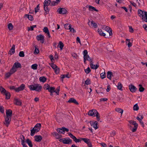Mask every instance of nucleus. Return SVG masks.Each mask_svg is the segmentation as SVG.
<instances>
[{
  "mask_svg": "<svg viewBox=\"0 0 147 147\" xmlns=\"http://www.w3.org/2000/svg\"><path fill=\"white\" fill-rule=\"evenodd\" d=\"M88 115L91 116L96 117V119L98 121H99L100 120V116L99 113L97 110L95 109H93L89 111L88 113Z\"/></svg>",
  "mask_w": 147,
  "mask_h": 147,
  "instance_id": "nucleus-1",
  "label": "nucleus"
},
{
  "mask_svg": "<svg viewBox=\"0 0 147 147\" xmlns=\"http://www.w3.org/2000/svg\"><path fill=\"white\" fill-rule=\"evenodd\" d=\"M147 12L142 11L140 9H138V16L142 18V20L145 21L146 18V13Z\"/></svg>",
  "mask_w": 147,
  "mask_h": 147,
  "instance_id": "nucleus-2",
  "label": "nucleus"
},
{
  "mask_svg": "<svg viewBox=\"0 0 147 147\" xmlns=\"http://www.w3.org/2000/svg\"><path fill=\"white\" fill-rule=\"evenodd\" d=\"M64 138L60 139L59 140L60 142H62L65 144H70L72 143V140L69 138Z\"/></svg>",
  "mask_w": 147,
  "mask_h": 147,
  "instance_id": "nucleus-3",
  "label": "nucleus"
},
{
  "mask_svg": "<svg viewBox=\"0 0 147 147\" xmlns=\"http://www.w3.org/2000/svg\"><path fill=\"white\" fill-rule=\"evenodd\" d=\"M22 67V66L21 64L19 62H15L14 63L12 68L11 69L13 71H15V70L16 72L17 71V69L21 68Z\"/></svg>",
  "mask_w": 147,
  "mask_h": 147,
  "instance_id": "nucleus-4",
  "label": "nucleus"
},
{
  "mask_svg": "<svg viewBox=\"0 0 147 147\" xmlns=\"http://www.w3.org/2000/svg\"><path fill=\"white\" fill-rule=\"evenodd\" d=\"M105 30L108 33L106 34V36H105V38H109V36L112 35V30L111 28L108 26H106L105 28Z\"/></svg>",
  "mask_w": 147,
  "mask_h": 147,
  "instance_id": "nucleus-5",
  "label": "nucleus"
},
{
  "mask_svg": "<svg viewBox=\"0 0 147 147\" xmlns=\"http://www.w3.org/2000/svg\"><path fill=\"white\" fill-rule=\"evenodd\" d=\"M68 135L70 136V138H72L74 141L76 143L79 142H80L82 140H81V138L80 139H78L74 135H73L71 133L69 132L68 133Z\"/></svg>",
  "mask_w": 147,
  "mask_h": 147,
  "instance_id": "nucleus-6",
  "label": "nucleus"
},
{
  "mask_svg": "<svg viewBox=\"0 0 147 147\" xmlns=\"http://www.w3.org/2000/svg\"><path fill=\"white\" fill-rule=\"evenodd\" d=\"M11 118V117L5 116V121L4 122V124L7 127L8 126L10 123Z\"/></svg>",
  "mask_w": 147,
  "mask_h": 147,
  "instance_id": "nucleus-7",
  "label": "nucleus"
},
{
  "mask_svg": "<svg viewBox=\"0 0 147 147\" xmlns=\"http://www.w3.org/2000/svg\"><path fill=\"white\" fill-rule=\"evenodd\" d=\"M90 123L91 126L93 125V127L95 130L96 129L99 127L98 125V122L96 121H90Z\"/></svg>",
  "mask_w": 147,
  "mask_h": 147,
  "instance_id": "nucleus-8",
  "label": "nucleus"
},
{
  "mask_svg": "<svg viewBox=\"0 0 147 147\" xmlns=\"http://www.w3.org/2000/svg\"><path fill=\"white\" fill-rule=\"evenodd\" d=\"M59 14H66L67 13V11L65 8L59 7L57 10Z\"/></svg>",
  "mask_w": 147,
  "mask_h": 147,
  "instance_id": "nucleus-9",
  "label": "nucleus"
},
{
  "mask_svg": "<svg viewBox=\"0 0 147 147\" xmlns=\"http://www.w3.org/2000/svg\"><path fill=\"white\" fill-rule=\"evenodd\" d=\"M129 88L130 91L132 92H135L137 90V88L132 84L129 85Z\"/></svg>",
  "mask_w": 147,
  "mask_h": 147,
  "instance_id": "nucleus-10",
  "label": "nucleus"
},
{
  "mask_svg": "<svg viewBox=\"0 0 147 147\" xmlns=\"http://www.w3.org/2000/svg\"><path fill=\"white\" fill-rule=\"evenodd\" d=\"M52 134L54 137H55L57 139H59L62 137V136L56 132H54L52 133Z\"/></svg>",
  "mask_w": 147,
  "mask_h": 147,
  "instance_id": "nucleus-11",
  "label": "nucleus"
},
{
  "mask_svg": "<svg viewBox=\"0 0 147 147\" xmlns=\"http://www.w3.org/2000/svg\"><path fill=\"white\" fill-rule=\"evenodd\" d=\"M34 138L35 141L38 142H40L42 139V137L40 135L35 136Z\"/></svg>",
  "mask_w": 147,
  "mask_h": 147,
  "instance_id": "nucleus-12",
  "label": "nucleus"
},
{
  "mask_svg": "<svg viewBox=\"0 0 147 147\" xmlns=\"http://www.w3.org/2000/svg\"><path fill=\"white\" fill-rule=\"evenodd\" d=\"M90 66L91 69H96L99 67L98 63H97V64L96 65L93 64V62L92 61L90 62Z\"/></svg>",
  "mask_w": 147,
  "mask_h": 147,
  "instance_id": "nucleus-13",
  "label": "nucleus"
},
{
  "mask_svg": "<svg viewBox=\"0 0 147 147\" xmlns=\"http://www.w3.org/2000/svg\"><path fill=\"white\" fill-rule=\"evenodd\" d=\"M67 102L74 103L76 105L79 104V103L74 98H70L67 101Z\"/></svg>",
  "mask_w": 147,
  "mask_h": 147,
  "instance_id": "nucleus-14",
  "label": "nucleus"
},
{
  "mask_svg": "<svg viewBox=\"0 0 147 147\" xmlns=\"http://www.w3.org/2000/svg\"><path fill=\"white\" fill-rule=\"evenodd\" d=\"M12 114V111L11 109H8L6 110L5 116L11 117Z\"/></svg>",
  "mask_w": 147,
  "mask_h": 147,
  "instance_id": "nucleus-15",
  "label": "nucleus"
},
{
  "mask_svg": "<svg viewBox=\"0 0 147 147\" xmlns=\"http://www.w3.org/2000/svg\"><path fill=\"white\" fill-rule=\"evenodd\" d=\"M42 88V86L41 85H40L38 84H35V89H34L35 91L38 92H40Z\"/></svg>",
  "mask_w": 147,
  "mask_h": 147,
  "instance_id": "nucleus-16",
  "label": "nucleus"
},
{
  "mask_svg": "<svg viewBox=\"0 0 147 147\" xmlns=\"http://www.w3.org/2000/svg\"><path fill=\"white\" fill-rule=\"evenodd\" d=\"M15 45H13L9 51L8 54H9L11 55L15 53Z\"/></svg>",
  "mask_w": 147,
  "mask_h": 147,
  "instance_id": "nucleus-17",
  "label": "nucleus"
},
{
  "mask_svg": "<svg viewBox=\"0 0 147 147\" xmlns=\"http://www.w3.org/2000/svg\"><path fill=\"white\" fill-rule=\"evenodd\" d=\"M15 72V70L13 71L11 69L10 70V72L7 73L5 75V77L6 78H8L11 76V75Z\"/></svg>",
  "mask_w": 147,
  "mask_h": 147,
  "instance_id": "nucleus-18",
  "label": "nucleus"
},
{
  "mask_svg": "<svg viewBox=\"0 0 147 147\" xmlns=\"http://www.w3.org/2000/svg\"><path fill=\"white\" fill-rule=\"evenodd\" d=\"M25 87V85L24 84H21L18 88H17V92H19L24 90Z\"/></svg>",
  "mask_w": 147,
  "mask_h": 147,
  "instance_id": "nucleus-19",
  "label": "nucleus"
},
{
  "mask_svg": "<svg viewBox=\"0 0 147 147\" xmlns=\"http://www.w3.org/2000/svg\"><path fill=\"white\" fill-rule=\"evenodd\" d=\"M3 95L5 96V99L8 100L10 98L11 94L9 92L7 91L6 92H5V93H4V94Z\"/></svg>",
  "mask_w": 147,
  "mask_h": 147,
  "instance_id": "nucleus-20",
  "label": "nucleus"
},
{
  "mask_svg": "<svg viewBox=\"0 0 147 147\" xmlns=\"http://www.w3.org/2000/svg\"><path fill=\"white\" fill-rule=\"evenodd\" d=\"M41 127V124L40 123L36 124L33 128L35 129H37L38 131L40 130Z\"/></svg>",
  "mask_w": 147,
  "mask_h": 147,
  "instance_id": "nucleus-21",
  "label": "nucleus"
},
{
  "mask_svg": "<svg viewBox=\"0 0 147 147\" xmlns=\"http://www.w3.org/2000/svg\"><path fill=\"white\" fill-rule=\"evenodd\" d=\"M98 32L100 35L103 36H106V34L104 33L101 29L98 28Z\"/></svg>",
  "mask_w": 147,
  "mask_h": 147,
  "instance_id": "nucleus-22",
  "label": "nucleus"
},
{
  "mask_svg": "<svg viewBox=\"0 0 147 147\" xmlns=\"http://www.w3.org/2000/svg\"><path fill=\"white\" fill-rule=\"evenodd\" d=\"M14 100L15 102L14 104L17 105L21 106L22 105V103L21 101L19 100L18 99L15 98Z\"/></svg>",
  "mask_w": 147,
  "mask_h": 147,
  "instance_id": "nucleus-23",
  "label": "nucleus"
},
{
  "mask_svg": "<svg viewBox=\"0 0 147 147\" xmlns=\"http://www.w3.org/2000/svg\"><path fill=\"white\" fill-rule=\"evenodd\" d=\"M114 76L112 72L110 71H109L107 72V78H108L110 80H111L112 76L113 77Z\"/></svg>",
  "mask_w": 147,
  "mask_h": 147,
  "instance_id": "nucleus-24",
  "label": "nucleus"
},
{
  "mask_svg": "<svg viewBox=\"0 0 147 147\" xmlns=\"http://www.w3.org/2000/svg\"><path fill=\"white\" fill-rule=\"evenodd\" d=\"M88 8H89V10L90 11H97V12L98 11V10L97 9H96V8L95 7H94L91 5H88Z\"/></svg>",
  "mask_w": 147,
  "mask_h": 147,
  "instance_id": "nucleus-25",
  "label": "nucleus"
},
{
  "mask_svg": "<svg viewBox=\"0 0 147 147\" xmlns=\"http://www.w3.org/2000/svg\"><path fill=\"white\" fill-rule=\"evenodd\" d=\"M37 129H34L33 128L30 130V135L31 136H33L35 133L39 132Z\"/></svg>",
  "mask_w": 147,
  "mask_h": 147,
  "instance_id": "nucleus-26",
  "label": "nucleus"
},
{
  "mask_svg": "<svg viewBox=\"0 0 147 147\" xmlns=\"http://www.w3.org/2000/svg\"><path fill=\"white\" fill-rule=\"evenodd\" d=\"M26 142L28 144L29 147H32L33 145L31 140L29 138L26 139Z\"/></svg>",
  "mask_w": 147,
  "mask_h": 147,
  "instance_id": "nucleus-27",
  "label": "nucleus"
},
{
  "mask_svg": "<svg viewBox=\"0 0 147 147\" xmlns=\"http://www.w3.org/2000/svg\"><path fill=\"white\" fill-rule=\"evenodd\" d=\"M35 49L34 52V53L35 54H38L39 52V51L38 47L36 45H35L34 46Z\"/></svg>",
  "mask_w": 147,
  "mask_h": 147,
  "instance_id": "nucleus-28",
  "label": "nucleus"
},
{
  "mask_svg": "<svg viewBox=\"0 0 147 147\" xmlns=\"http://www.w3.org/2000/svg\"><path fill=\"white\" fill-rule=\"evenodd\" d=\"M44 10L45 11L46 14H45V15L48 14L49 13L50 9L49 8L48 6H44Z\"/></svg>",
  "mask_w": 147,
  "mask_h": 147,
  "instance_id": "nucleus-29",
  "label": "nucleus"
},
{
  "mask_svg": "<svg viewBox=\"0 0 147 147\" xmlns=\"http://www.w3.org/2000/svg\"><path fill=\"white\" fill-rule=\"evenodd\" d=\"M44 37L43 35L42 34H40L37 36H36V38L38 41H40L43 39V38Z\"/></svg>",
  "mask_w": 147,
  "mask_h": 147,
  "instance_id": "nucleus-30",
  "label": "nucleus"
},
{
  "mask_svg": "<svg viewBox=\"0 0 147 147\" xmlns=\"http://www.w3.org/2000/svg\"><path fill=\"white\" fill-rule=\"evenodd\" d=\"M59 46L60 50H62L64 45L63 43L61 41H60L57 47H58Z\"/></svg>",
  "mask_w": 147,
  "mask_h": 147,
  "instance_id": "nucleus-31",
  "label": "nucleus"
},
{
  "mask_svg": "<svg viewBox=\"0 0 147 147\" xmlns=\"http://www.w3.org/2000/svg\"><path fill=\"white\" fill-rule=\"evenodd\" d=\"M39 81L40 82H42L43 83H44L47 80V78L44 76L41 77L39 78Z\"/></svg>",
  "mask_w": 147,
  "mask_h": 147,
  "instance_id": "nucleus-32",
  "label": "nucleus"
},
{
  "mask_svg": "<svg viewBox=\"0 0 147 147\" xmlns=\"http://www.w3.org/2000/svg\"><path fill=\"white\" fill-rule=\"evenodd\" d=\"M117 89L120 90H123L122 89L123 87V85L120 82L118 83L117 86Z\"/></svg>",
  "mask_w": 147,
  "mask_h": 147,
  "instance_id": "nucleus-33",
  "label": "nucleus"
},
{
  "mask_svg": "<svg viewBox=\"0 0 147 147\" xmlns=\"http://www.w3.org/2000/svg\"><path fill=\"white\" fill-rule=\"evenodd\" d=\"M6 91L4 88L2 86H0V91L2 94L3 95L4 94V93H5V92H6Z\"/></svg>",
  "mask_w": 147,
  "mask_h": 147,
  "instance_id": "nucleus-34",
  "label": "nucleus"
},
{
  "mask_svg": "<svg viewBox=\"0 0 147 147\" xmlns=\"http://www.w3.org/2000/svg\"><path fill=\"white\" fill-rule=\"evenodd\" d=\"M20 138L21 141V144H22L23 142L24 143H25L26 141H25V138L24 136L23 135H21L20 136Z\"/></svg>",
  "mask_w": 147,
  "mask_h": 147,
  "instance_id": "nucleus-35",
  "label": "nucleus"
},
{
  "mask_svg": "<svg viewBox=\"0 0 147 147\" xmlns=\"http://www.w3.org/2000/svg\"><path fill=\"white\" fill-rule=\"evenodd\" d=\"M115 110L117 112L121 113V115H122L123 112V110L120 108H117L115 109Z\"/></svg>",
  "mask_w": 147,
  "mask_h": 147,
  "instance_id": "nucleus-36",
  "label": "nucleus"
},
{
  "mask_svg": "<svg viewBox=\"0 0 147 147\" xmlns=\"http://www.w3.org/2000/svg\"><path fill=\"white\" fill-rule=\"evenodd\" d=\"M55 88L54 87H50L49 89L48 90V91L50 92H55Z\"/></svg>",
  "mask_w": 147,
  "mask_h": 147,
  "instance_id": "nucleus-37",
  "label": "nucleus"
},
{
  "mask_svg": "<svg viewBox=\"0 0 147 147\" xmlns=\"http://www.w3.org/2000/svg\"><path fill=\"white\" fill-rule=\"evenodd\" d=\"M139 91L141 92H143L145 90V88L142 86V85L141 84H140L139 85Z\"/></svg>",
  "mask_w": 147,
  "mask_h": 147,
  "instance_id": "nucleus-38",
  "label": "nucleus"
},
{
  "mask_svg": "<svg viewBox=\"0 0 147 147\" xmlns=\"http://www.w3.org/2000/svg\"><path fill=\"white\" fill-rule=\"evenodd\" d=\"M133 110L135 111H137L139 110V107L138 106L137 103H136L134 105V107H133Z\"/></svg>",
  "mask_w": 147,
  "mask_h": 147,
  "instance_id": "nucleus-39",
  "label": "nucleus"
},
{
  "mask_svg": "<svg viewBox=\"0 0 147 147\" xmlns=\"http://www.w3.org/2000/svg\"><path fill=\"white\" fill-rule=\"evenodd\" d=\"M91 26H92L93 27H94L95 28H96L98 27L97 24L96 23H95L93 20L91 21Z\"/></svg>",
  "mask_w": 147,
  "mask_h": 147,
  "instance_id": "nucleus-40",
  "label": "nucleus"
},
{
  "mask_svg": "<svg viewBox=\"0 0 147 147\" xmlns=\"http://www.w3.org/2000/svg\"><path fill=\"white\" fill-rule=\"evenodd\" d=\"M62 131H63V134H64L65 131L68 132L69 131V129L63 127H62Z\"/></svg>",
  "mask_w": 147,
  "mask_h": 147,
  "instance_id": "nucleus-41",
  "label": "nucleus"
},
{
  "mask_svg": "<svg viewBox=\"0 0 147 147\" xmlns=\"http://www.w3.org/2000/svg\"><path fill=\"white\" fill-rule=\"evenodd\" d=\"M83 54L84 55V57H87L88 58H89V56L88 55V51L86 50H85L83 51Z\"/></svg>",
  "mask_w": 147,
  "mask_h": 147,
  "instance_id": "nucleus-42",
  "label": "nucleus"
},
{
  "mask_svg": "<svg viewBox=\"0 0 147 147\" xmlns=\"http://www.w3.org/2000/svg\"><path fill=\"white\" fill-rule=\"evenodd\" d=\"M129 123L130 124L135 125H138L135 121L133 120H129Z\"/></svg>",
  "mask_w": 147,
  "mask_h": 147,
  "instance_id": "nucleus-43",
  "label": "nucleus"
},
{
  "mask_svg": "<svg viewBox=\"0 0 147 147\" xmlns=\"http://www.w3.org/2000/svg\"><path fill=\"white\" fill-rule=\"evenodd\" d=\"M38 65L37 64H34L32 65L31 66V68L34 70H36L37 69Z\"/></svg>",
  "mask_w": 147,
  "mask_h": 147,
  "instance_id": "nucleus-44",
  "label": "nucleus"
},
{
  "mask_svg": "<svg viewBox=\"0 0 147 147\" xmlns=\"http://www.w3.org/2000/svg\"><path fill=\"white\" fill-rule=\"evenodd\" d=\"M29 88L31 90H35L34 89L35 88V84L34 85H31L29 86Z\"/></svg>",
  "mask_w": 147,
  "mask_h": 147,
  "instance_id": "nucleus-45",
  "label": "nucleus"
},
{
  "mask_svg": "<svg viewBox=\"0 0 147 147\" xmlns=\"http://www.w3.org/2000/svg\"><path fill=\"white\" fill-rule=\"evenodd\" d=\"M138 125H135L134 127L132 129L131 131L133 132H134L136 131V130L138 127Z\"/></svg>",
  "mask_w": 147,
  "mask_h": 147,
  "instance_id": "nucleus-46",
  "label": "nucleus"
},
{
  "mask_svg": "<svg viewBox=\"0 0 147 147\" xmlns=\"http://www.w3.org/2000/svg\"><path fill=\"white\" fill-rule=\"evenodd\" d=\"M13 25L11 23H9L8 25V28L9 30H11L13 29Z\"/></svg>",
  "mask_w": 147,
  "mask_h": 147,
  "instance_id": "nucleus-47",
  "label": "nucleus"
},
{
  "mask_svg": "<svg viewBox=\"0 0 147 147\" xmlns=\"http://www.w3.org/2000/svg\"><path fill=\"white\" fill-rule=\"evenodd\" d=\"M69 27L68 28H69V30H70V32L73 33L76 32V31L73 28L71 27V25H69Z\"/></svg>",
  "mask_w": 147,
  "mask_h": 147,
  "instance_id": "nucleus-48",
  "label": "nucleus"
},
{
  "mask_svg": "<svg viewBox=\"0 0 147 147\" xmlns=\"http://www.w3.org/2000/svg\"><path fill=\"white\" fill-rule=\"evenodd\" d=\"M50 86L49 84H45L44 85V88L45 90H48Z\"/></svg>",
  "mask_w": 147,
  "mask_h": 147,
  "instance_id": "nucleus-49",
  "label": "nucleus"
},
{
  "mask_svg": "<svg viewBox=\"0 0 147 147\" xmlns=\"http://www.w3.org/2000/svg\"><path fill=\"white\" fill-rule=\"evenodd\" d=\"M50 3L48 2V1L47 0H45L43 3V6H49L50 5Z\"/></svg>",
  "mask_w": 147,
  "mask_h": 147,
  "instance_id": "nucleus-50",
  "label": "nucleus"
},
{
  "mask_svg": "<svg viewBox=\"0 0 147 147\" xmlns=\"http://www.w3.org/2000/svg\"><path fill=\"white\" fill-rule=\"evenodd\" d=\"M56 130L59 133L64 134L63 131H62V127L61 128H58Z\"/></svg>",
  "mask_w": 147,
  "mask_h": 147,
  "instance_id": "nucleus-51",
  "label": "nucleus"
},
{
  "mask_svg": "<svg viewBox=\"0 0 147 147\" xmlns=\"http://www.w3.org/2000/svg\"><path fill=\"white\" fill-rule=\"evenodd\" d=\"M85 84L88 85L91 84L90 79L89 78H88L85 81Z\"/></svg>",
  "mask_w": 147,
  "mask_h": 147,
  "instance_id": "nucleus-52",
  "label": "nucleus"
},
{
  "mask_svg": "<svg viewBox=\"0 0 147 147\" xmlns=\"http://www.w3.org/2000/svg\"><path fill=\"white\" fill-rule=\"evenodd\" d=\"M43 32L46 34H47V33L49 32V31L48 28L46 27H44L43 29Z\"/></svg>",
  "mask_w": 147,
  "mask_h": 147,
  "instance_id": "nucleus-53",
  "label": "nucleus"
},
{
  "mask_svg": "<svg viewBox=\"0 0 147 147\" xmlns=\"http://www.w3.org/2000/svg\"><path fill=\"white\" fill-rule=\"evenodd\" d=\"M60 86L57 87L56 90H55V92L57 95H59V92L60 91Z\"/></svg>",
  "mask_w": 147,
  "mask_h": 147,
  "instance_id": "nucleus-54",
  "label": "nucleus"
},
{
  "mask_svg": "<svg viewBox=\"0 0 147 147\" xmlns=\"http://www.w3.org/2000/svg\"><path fill=\"white\" fill-rule=\"evenodd\" d=\"M54 71L55 74H59V73L60 69L58 67L57 68L54 69Z\"/></svg>",
  "mask_w": 147,
  "mask_h": 147,
  "instance_id": "nucleus-55",
  "label": "nucleus"
},
{
  "mask_svg": "<svg viewBox=\"0 0 147 147\" xmlns=\"http://www.w3.org/2000/svg\"><path fill=\"white\" fill-rule=\"evenodd\" d=\"M84 70L85 73L87 74H89L91 71L89 67H88L86 69H85Z\"/></svg>",
  "mask_w": 147,
  "mask_h": 147,
  "instance_id": "nucleus-56",
  "label": "nucleus"
},
{
  "mask_svg": "<svg viewBox=\"0 0 147 147\" xmlns=\"http://www.w3.org/2000/svg\"><path fill=\"white\" fill-rule=\"evenodd\" d=\"M19 55L20 57H24L25 56L24 52L23 51H21L20 52L19 54Z\"/></svg>",
  "mask_w": 147,
  "mask_h": 147,
  "instance_id": "nucleus-57",
  "label": "nucleus"
},
{
  "mask_svg": "<svg viewBox=\"0 0 147 147\" xmlns=\"http://www.w3.org/2000/svg\"><path fill=\"white\" fill-rule=\"evenodd\" d=\"M9 88L11 90H14L17 92V88H16L14 86H11L9 87Z\"/></svg>",
  "mask_w": 147,
  "mask_h": 147,
  "instance_id": "nucleus-58",
  "label": "nucleus"
},
{
  "mask_svg": "<svg viewBox=\"0 0 147 147\" xmlns=\"http://www.w3.org/2000/svg\"><path fill=\"white\" fill-rule=\"evenodd\" d=\"M59 3L57 2L56 1H53L50 4V5L51 6H54L56 5H57Z\"/></svg>",
  "mask_w": 147,
  "mask_h": 147,
  "instance_id": "nucleus-59",
  "label": "nucleus"
},
{
  "mask_svg": "<svg viewBox=\"0 0 147 147\" xmlns=\"http://www.w3.org/2000/svg\"><path fill=\"white\" fill-rule=\"evenodd\" d=\"M50 66L54 70L55 69V68H57V67H58L56 65L53 63H52Z\"/></svg>",
  "mask_w": 147,
  "mask_h": 147,
  "instance_id": "nucleus-60",
  "label": "nucleus"
},
{
  "mask_svg": "<svg viewBox=\"0 0 147 147\" xmlns=\"http://www.w3.org/2000/svg\"><path fill=\"white\" fill-rule=\"evenodd\" d=\"M122 96H123L121 95H119L118 96V99L121 102H122L123 101V98L122 97Z\"/></svg>",
  "mask_w": 147,
  "mask_h": 147,
  "instance_id": "nucleus-61",
  "label": "nucleus"
},
{
  "mask_svg": "<svg viewBox=\"0 0 147 147\" xmlns=\"http://www.w3.org/2000/svg\"><path fill=\"white\" fill-rule=\"evenodd\" d=\"M106 77V73L104 72V74H103V73H102L100 74V77L102 79H103L105 78Z\"/></svg>",
  "mask_w": 147,
  "mask_h": 147,
  "instance_id": "nucleus-62",
  "label": "nucleus"
},
{
  "mask_svg": "<svg viewBox=\"0 0 147 147\" xmlns=\"http://www.w3.org/2000/svg\"><path fill=\"white\" fill-rule=\"evenodd\" d=\"M4 109L2 106H0V112L2 113H4Z\"/></svg>",
  "mask_w": 147,
  "mask_h": 147,
  "instance_id": "nucleus-63",
  "label": "nucleus"
},
{
  "mask_svg": "<svg viewBox=\"0 0 147 147\" xmlns=\"http://www.w3.org/2000/svg\"><path fill=\"white\" fill-rule=\"evenodd\" d=\"M49 58H50V59L51 61V62H53V61H55V59H54V57L52 55H49Z\"/></svg>",
  "mask_w": 147,
  "mask_h": 147,
  "instance_id": "nucleus-64",
  "label": "nucleus"
}]
</instances>
